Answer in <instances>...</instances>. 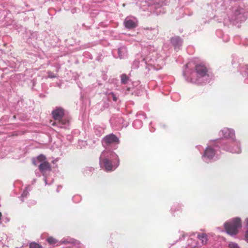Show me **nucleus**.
I'll return each mask as SVG.
<instances>
[{
	"instance_id": "obj_1",
	"label": "nucleus",
	"mask_w": 248,
	"mask_h": 248,
	"mask_svg": "<svg viewBox=\"0 0 248 248\" xmlns=\"http://www.w3.org/2000/svg\"><path fill=\"white\" fill-rule=\"evenodd\" d=\"M240 0H212L207 6V16L224 25L232 23L236 25L245 21L248 16V11L241 7Z\"/></svg>"
},
{
	"instance_id": "obj_2",
	"label": "nucleus",
	"mask_w": 248,
	"mask_h": 248,
	"mask_svg": "<svg viewBox=\"0 0 248 248\" xmlns=\"http://www.w3.org/2000/svg\"><path fill=\"white\" fill-rule=\"evenodd\" d=\"M141 52L144 56H141V60H136L133 62L132 68L137 69L140 67V65L141 66L145 76H146L152 69L158 70L165 64L164 57L159 55L156 51H150L149 54L146 55L148 52V48H144Z\"/></svg>"
},
{
	"instance_id": "obj_3",
	"label": "nucleus",
	"mask_w": 248,
	"mask_h": 248,
	"mask_svg": "<svg viewBox=\"0 0 248 248\" xmlns=\"http://www.w3.org/2000/svg\"><path fill=\"white\" fill-rule=\"evenodd\" d=\"M220 135L223 138L215 140L220 145L222 150L232 153L239 154L241 152L239 142L235 140L234 130L228 128H224L219 132Z\"/></svg>"
},
{
	"instance_id": "obj_4",
	"label": "nucleus",
	"mask_w": 248,
	"mask_h": 248,
	"mask_svg": "<svg viewBox=\"0 0 248 248\" xmlns=\"http://www.w3.org/2000/svg\"><path fill=\"white\" fill-rule=\"evenodd\" d=\"M183 76L187 82L198 85L209 83L212 78V75L209 73L207 68L202 64H197L194 70L191 72L184 70Z\"/></svg>"
},
{
	"instance_id": "obj_5",
	"label": "nucleus",
	"mask_w": 248,
	"mask_h": 248,
	"mask_svg": "<svg viewBox=\"0 0 248 248\" xmlns=\"http://www.w3.org/2000/svg\"><path fill=\"white\" fill-rule=\"evenodd\" d=\"M100 167L107 171L114 170L119 165L118 155L112 150H104L100 156Z\"/></svg>"
},
{
	"instance_id": "obj_6",
	"label": "nucleus",
	"mask_w": 248,
	"mask_h": 248,
	"mask_svg": "<svg viewBox=\"0 0 248 248\" xmlns=\"http://www.w3.org/2000/svg\"><path fill=\"white\" fill-rule=\"evenodd\" d=\"M218 149H221L220 145L215 141L213 145L208 146L204 150L202 155V159L206 163H209L214 160V157L217 155Z\"/></svg>"
},
{
	"instance_id": "obj_7",
	"label": "nucleus",
	"mask_w": 248,
	"mask_h": 248,
	"mask_svg": "<svg viewBox=\"0 0 248 248\" xmlns=\"http://www.w3.org/2000/svg\"><path fill=\"white\" fill-rule=\"evenodd\" d=\"M224 228L226 232L232 236L236 235L238 229L241 227V220L239 217H235L230 221L224 223Z\"/></svg>"
},
{
	"instance_id": "obj_8",
	"label": "nucleus",
	"mask_w": 248,
	"mask_h": 248,
	"mask_svg": "<svg viewBox=\"0 0 248 248\" xmlns=\"http://www.w3.org/2000/svg\"><path fill=\"white\" fill-rule=\"evenodd\" d=\"M111 125L115 130H120L122 128L126 127L128 123L125 122L122 117L112 116L110 119Z\"/></svg>"
},
{
	"instance_id": "obj_9",
	"label": "nucleus",
	"mask_w": 248,
	"mask_h": 248,
	"mask_svg": "<svg viewBox=\"0 0 248 248\" xmlns=\"http://www.w3.org/2000/svg\"><path fill=\"white\" fill-rule=\"evenodd\" d=\"M119 143V138L112 133L106 135L102 140V145L106 149L109 148L111 144H118Z\"/></svg>"
},
{
	"instance_id": "obj_10",
	"label": "nucleus",
	"mask_w": 248,
	"mask_h": 248,
	"mask_svg": "<svg viewBox=\"0 0 248 248\" xmlns=\"http://www.w3.org/2000/svg\"><path fill=\"white\" fill-rule=\"evenodd\" d=\"M38 168L39 171L44 176V180L45 182L46 185H50L51 182H48V178L46 176V173L50 172L51 170L50 164L47 161H44L39 165Z\"/></svg>"
},
{
	"instance_id": "obj_11",
	"label": "nucleus",
	"mask_w": 248,
	"mask_h": 248,
	"mask_svg": "<svg viewBox=\"0 0 248 248\" xmlns=\"http://www.w3.org/2000/svg\"><path fill=\"white\" fill-rule=\"evenodd\" d=\"M138 21L134 16H127L124 22V27L127 29H132L138 26Z\"/></svg>"
},
{
	"instance_id": "obj_12",
	"label": "nucleus",
	"mask_w": 248,
	"mask_h": 248,
	"mask_svg": "<svg viewBox=\"0 0 248 248\" xmlns=\"http://www.w3.org/2000/svg\"><path fill=\"white\" fill-rule=\"evenodd\" d=\"M53 125L61 128H68L70 125V118L65 116L56 122H54Z\"/></svg>"
},
{
	"instance_id": "obj_13",
	"label": "nucleus",
	"mask_w": 248,
	"mask_h": 248,
	"mask_svg": "<svg viewBox=\"0 0 248 248\" xmlns=\"http://www.w3.org/2000/svg\"><path fill=\"white\" fill-rule=\"evenodd\" d=\"M158 29L156 28H145L143 29V32L149 39H153L155 38L158 34Z\"/></svg>"
},
{
	"instance_id": "obj_14",
	"label": "nucleus",
	"mask_w": 248,
	"mask_h": 248,
	"mask_svg": "<svg viewBox=\"0 0 248 248\" xmlns=\"http://www.w3.org/2000/svg\"><path fill=\"white\" fill-rule=\"evenodd\" d=\"M170 42L175 50L178 51L181 49L183 41L182 39L178 36H174L170 39Z\"/></svg>"
},
{
	"instance_id": "obj_15",
	"label": "nucleus",
	"mask_w": 248,
	"mask_h": 248,
	"mask_svg": "<svg viewBox=\"0 0 248 248\" xmlns=\"http://www.w3.org/2000/svg\"><path fill=\"white\" fill-rule=\"evenodd\" d=\"M52 117L54 118L55 122L59 121L60 119L64 117V110L61 108H57L52 111Z\"/></svg>"
},
{
	"instance_id": "obj_16",
	"label": "nucleus",
	"mask_w": 248,
	"mask_h": 248,
	"mask_svg": "<svg viewBox=\"0 0 248 248\" xmlns=\"http://www.w3.org/2000/svg\"><path fill=\"white\" fill-rule=\"evenodd\" d=\"M62 244H70L69 248H74V247H79L80 243L75 239L70 238H64L62 240Z\"/></svg>"
},
{
	"instance_id": "obj_17",
	"label": "nucleus",
	"mask_w": 248,
	"mask_h": 248,
	"mask_svg": "<svg viewBox=\"0 0 248 248\" xmlns=\"http://www.w3.org/2000/svg\"><path fill=\"white\" fill-rule=\"evenodd\" d=\"M239 71L244 77H246L244 82L245 83L248 84V65H239Z\"/></svg>"
},
{
	"instance_id": "obj_18",
	"label": "nucleus",
	"mask_w": 248,
	"mask_h": 248,
	"mask_svg": "<svg viewBox=\"0 0 248 248\" xmlns=\"http://www.w3.org/2000/svg\"><path fill=\"white\" fill-rule=\"evenodd\" d=\"M216 33L217 36L220 38H222L224 42H227L230 40L229 36L227 34H224L221 30H217Z\"/></svg>"
},
{
	"instance_id": "obj_19",
	"label": "nucleus",
	"mask_w": 248,
	"mask_h": 248,
	"mask_svg": "<svg viewBox=\"0 0 248 248\" xmlns=\"http://www.w3.org/2000/svg\"><path fill=\"white\" fill-rule=\"evenodd\" d=\"M117 53L118 57L120 59H124L126 57L127 50L125 47L122 46L118 48Z\"/></svg>"
},
{
	"instance_id": "obj_20",
	"label": "nucleus",
	"mask_w": 248,
	"mask_h": 248,
	"mask_svg": "<svg viewBox=\"0 0 248 248\" xmlns=\"http://www.w3.org/2000/svg\"><path fill=\"white\" fill-rule=\"evenodd\" d=\"M105 128L99 125H95L94 126L93 130L95 135L98 137L101 136L104 133Z\"/></svg>"
},
{
	"instance_id": "obj_21",
	"label": "nucleus",
	"mask_w": 248,
	"mask_h": 248,
	"mask_svg": "<svg viewBox=\"0 0 248 248\" xmlns=\"http://www.w3.org/2000/svg\"><path fill=\"white\" fill-rule=\"evenodd\" d=\"M46 157L43 155H39L36 158H33L32 159V163L34 165H37L38 163H42L44 161H46Z\"/></svg>"
},
{
	"instance_id": "obj_22",
	"label": "nucleus",
	"mask_w": 248,
	"mask_h": 248,
	"mask_svg": "<svg viewBox=\"0 0 248 248\" xmlns=\"http://www.w3.org/2000/svg\"><path fill=\"white\" fill-rule=\"evenodd\" d=\"M197 237L201 241L202 245L207 243L208 239L206 234L204 233H198Z\"/></svg>"
},
{
	"instance_id": "obj_23",
	"label": "nucleus",
	"mask_w": 248,
	"mask_h": 248,
	"mask_svg": "<svg viewBox=\"0 0 248 248\" xmlns=\"http://www.w3.org/2000/svg\"><path fill=\"white\" fill-rule=\"evenodd\" d=\"M122 84H126L130 81L129 77L125 74H123L120 76Z\"/></svg>"
},
{
	"instance_id": "obj_24",
	"label": "nucleus",
	"mask_w": 248,
	"mask_h": 248,
	"mask_svg": "<svg viewBox=\"0 0 248 248\" xmlns=\"http://www.w3.org/2000/svg\"><path fill=\"white\" fill-rule=\"evenodd\" d=\"M133 126L136 129H140L142 126V122L140 120L137 119L133 122Z\"/></svg>"
},
{
	"instance_id": "obj_25",
	"label": "nucleus",
	"mask_w": 248,
	"mask_h": 248,
	"mask_svg": "<svg viewBox=\"0 0 248 248\" xmlns=\"http://www.w3.org/2000/svg\"><path fill=\"white\" fill-rule=\"evenodd\" d=\"M29 248H43V247L36 243L32 242L30 243Z\"/></svg>"
},
{
	"instance_id": "obj_26",
	"label": "nucleus",
	"mask_w": 248,
	"mask_h": 248,
	"mask_svg": "<svg viewBox=\"0 0 248 248\" xmlns=\"http://www.w3.org/2000/svg\"><path fill=\"white\" fill-rule=\"evenodd\" d=\"M47 77L50 78H56L58 77L57 75L54 74L52 72L50 71H48L47 72Z\"/></svg>"
},
{
	"instance_id": "obj_27",
	"label": "nucleus",
	"mask_w": 248,
	"mask_h": 248,
	"mask_svg": "<svg viewBox=\"0 0 248 248\" xmlns=\"http://www.w3.org/2000/svg\"><path fill=\"white\" fill-rule=\"evenodd\" d=\"M29 194V192L27 190V188H26V189H25L23 192V193L22 194L21 197H20V200L22 202H23L24 201V198L25 197H26L28 195V194Z\"/></svg>"
},
{
	"instance_id": "obj_28",
	"label": "nucleus",
	"mask_w": 248,
	"mask_h": 248,
	"mask_svg": "<svg viewBox=\"0 0 248 248\" xmlns=\"http://www.w3.org/2000/svg\"><path fill=\"white\" fill-rule=\"evenodd\" d=\"M46 241L49 244H54L57 242L56 240L52 237H48Z\"/></svg>"
},
{
	"instance_id": "obj_29",
	"label": "nucleus",
	"mask_w": 248,
	"mask_h": 248,
	"mask_svg": "<svg viewBox=\"0 0 248 248\" xmlns=\"http://www.w3.org/2000/svg\"><path fill=\"white\" fill-rule=\"evenodd\" d=\"M229 248H240L236 243H232V242L230 243L229 244Z\"/></svg>"
},
{
	"instance_id": "obj_30",
	"label": "nucleus",
	"mask_w": 248,
	"mask_h": 248,
	"mask_svg": "<svg viewBox=\"0 0 248 248\" xmlns=\"http://www.w3.org/2000/svg\"><path fill=\"white\" fill-rule=\"evenodd\" d=\"M109 95L111 96L112 98V99L115 102H116L117 101V97L116 95V94L113 93V92H110V93H109Z\"/></svg>"
},
{
	"instance_id": "obj_31",
	"label": "nucleus",
	"mask_w": 248,
	"mask_h": 248,
	"mask_svg": "<svg viewBox=\"0 0 248 248\" xmlns=\"http://www.w3.org/2000/svg\"><path fill=\"white\" fill-rule=\"evenodd\" d=\"M84 56L89 58L90 59H91V60L93 59L92 55L88 52H85L84 53Z\"/></svg>"
},
{
	"instance_id": "obj_32",
	"label": "nucleus",
	"mask_w": 248,
	"mask_h": 248,
	"mask_svg": "<svg viewBox=\"0 0 248 248\" xmlns=\"http://www.w3.org/2000/svg\"><path fill=\"white\" fill-rule=\"evenodd\" d=\"M242 43L244 46H248V39L246 38L244 40H241Z\"/></svg>"
},
{
	"instance_id": "obj_33",
	"label": "nucleus",
	"mask_w": 248,
	"mask_h": 248,
	"mask_svg": "<svg viewBox=\"0 0 248 248\" xmlns=\"http://www.w3.org/2000/svg\"><path fill=\"white\" fill-rule=\"evenodd\" d=\"M153 6L156 9L155 12H156V14H158L159 12L160 13L161 12V10H159V11L157 10V9L158 8H159V4H155Z\"/></svg>"
},
{
	"instance_id": "obj_34",
	"label": "nucleus",
	"mask_w": 248,
	"mask_h": 248,
	"mask_svg": "<svg viewBox=\"0 0 248 248\" xmlns=\"http://www.w3.org/2000/svg\"><path fill=\"white\" fill-rule=\"evenodd\" d=\"M137 116H140V118H143V119H145L146 118V116H145V114L144 113H143V114H137Z\"/></svg>"
},
{
	"instance_id": "obj_35",
	"label": "nucleus",
	"mask_w": 248,
	"mask_h": 248,
	"mask_svg": "<svg viewBox=\"0 0 248 248\" xmlns=\"http://www.w3.org/2000/svg\"><path fill=\"white\" fill-rule=\"evenodd\" d=\"M245 237L246 241L248 242V229L246 231Z\"/></svg>"
},
{
	"instance_id": "obj_36",
	"label": "nucleus",
	"mask_w": 248,
	"mask_h": 248,
	"mask_svg": "<svg viewBox=\"0 0 248 248\" xmlns=\"http://www.w3.org/2000/svg\"><path fill=\"white\" fill-rule=\"evenodd\" d=\"M40 171L39 170V171H37V170H35V174L37 176H40Z\"/></svg>"
},
{
	"instance_id": "obj_37",
	"label": "nucleus",
	"mask_w": 248,
	"mask_h": 248,
	"mask_svg": "<svg viewBox=\"0 0 248 248\" xmlns=\"http://www.w3.org/2000/svg\"><path fill=\"white\" fill-rule=\"evenodd\" d=\"M245 222H246V226L247 227H248V217L246 218Z\"/></svg>"
},
{
	"instance_id": "obj_38",
	"label": "nucleus",
	"mask_w": 248,
	"mask_h": 248,
	"mask_svg": "<svg viewBox=\"0 0 248 248\" xmlns=\"http://www.w3.org/2000/svg\"><path fill=\"white\" fill-rule=\"evenodd\" d=\"M180 2L181 3H187V1H186L185 0H179Z\"/></svg>"
},
{
	"instance_id": "obj_39",
	"label": "nucleus",
	"mask_w": 248,
	"mask_h": 248,
	"mask_svg": "<svg viewBox=\"0 0 248 248\" xmlns=\"http://www.w3.org/2000/svg\"><path fill=\"white\" fill-rule=\"evenodd\" d=\"M78 198V199H79V198H80V197H79V196H74V197H73V200L74 202H75V199L76 198Z\"/></svg>"
},
{
	"instance_id": "obj_40",
	"label": "nucleus",
	"mask_w": 248,
	"mask_h": 248,
	"mask_svg": "<svg viewBox=\"0 0 248 248\" xmlns=\"http://www.w3.org/2000/svg\"><path fill=\"white\" fill-rule=\"evenodd\" d=\"M150 131L152 132H154L155 131V129L152 127L151 128H150Z\"/></svg>"
},
{
	"instance_id": "obj_41",
	"label": "nucleus",
	"mask_w": 248,
	"mask_h": 248,
	"mask_svg": "<svg viewBox=\"0 0 248 248\" xmlns=\"http://www.w3.org/2000/svg\"><path fill=\"white\" fill-rule=\"evenodd\" d=\"M60 68V66H57V67H56V71L57 72H58L59 71V70Z\"/></svg>"
},
{
	"instance_id": "obj_42",
	"label": "nucleus",
	"mask_w": 248,
	"mask_h": 248,
	"mask_svg": "<svg viewBox=\"0 0 248 248\" xmlns=\"http://www.w3.org/2000/svg\"><path fill=\"white\" fill-rule=\"evenodd\" d=\"M170 210L171 212H174L175 211V210L173 209V207H172Z\"/></svg>"
},
{
	"instance_id": "obj_43",
	"label": "nucleus",
	"mask_w": 248,
	"mask_h": 248,
	"mask_svg": "<svg viewBox=\"0 0 248 248\" xmlns=\"http://www.w3.org/2000/svg\"><path fill=\"white\" fill-rule=\"evenodd\" d=\"M1 216H2L1 213L0 212V224L1 223Z\"/></svg>"
},
{
	"instance_id": "obj_44",
	"label": "nucleus",
	"mask_w": 248,
	"mask_h": 248,
	"mask_svg": "<svg viewBox=\"0 0 248 248\" xmlns=\"http://www.w3.org/2000/svg\"><path fill=\"white\" fill-rule=\"evenodd\" d=\"M235 62V61H234V59H233L232 61V64H233Z\"/></svg>"
},
{
	"instance_id": "obj_45",
	"label": "nucleus",
	"mask_w": 248,
	"mask_h": 248,
	"mask_svg": "<svg viewBox=\"0 0 248 248\" xmlns=\"http://www.w3.org/2000/svg\"><path fill=\"white\" fill-rule=\"evenodd\" d=\"M35 182H36V179H33V181H32V183L34 184V183H35Z\"/></svg>"
},
{
	"instance_id": "obj_46",
	"label": "nucleus",
	"mask_w": 248,
	"mask_h": 248,
	"mask_svg": "<svg viewBox=\"0 0 248 248\" xmlns=\"http://www.w3.org/2000/svg\"><path fill=\"white\" fill-rule=\"evenodd\" d=\"M62 187V186H59L58 187V188H57V192H59V187Z\"/></svg>"
},
{
	"instance_id": "obj_47",
	"label": "nucleus",
	"mask_w": 248,
	"mask_h": 248,
	"mask_svg": "<svg viewBox=\"0 0 248 248\" xmlns=\"http://www.w3.org/2000/svg\"><path fill=\"white\" fill-rule=\"evenodd\" d=\"M189 64H187L185 65V66L186 67V68H188V65H189Z\"/></svg>"
},
{
	"instance_id": "obj_48",
	"label": "nucleus",
	"mask_w": 248,
	"mask_h": 248,
	"mask_svg": "<svg viewBox=\"0 0 248 248\" xmlns=\"http://www.w3.org/2000/svg\"><path fill=\"white\" fill-rule=\"evenodd\" d=\"M181 10L182 11V12H183V9H181V8H178V11H179V10Z\"/></svg>"
},
{
	"instance_id": "obj_49",
	"label": "nucleus",
	"mask_w": 248,
	"mask_h": 248,
	"mask_svg": "<svg viewBox=\"0 0 248 248\" xmlns=\"http://www.w3.org/2000/svg\"><path fill=\"white\" fill-rule=\"evenodd\" d=\"M197 147L198 148V149L199 150V147H201V146L200 145H199V146H197Z\"/></svg>"
},
{
	"instance_id": "obj_50",
	"label": "nucleus",
	"mask_w": 248,
	"mask_h": 248,
	"mask_svg": "<svg viewBox=\"0 0 248 248\" xmlns=\"http://www.w3.org/2000/svg\"><path fill=\"white\" fill-rule=\"evenodd\" d=\"M180 17H176L177 19H179Z\"/></svg>"
},
{
	"instance_id": "obj_51",
	"label": "nucleus",
	"mask_w": 248,
	"mask_h": 248,
	"mask_svg": "<svg viewBox=\"0 0 248 248\" xmlns=\"http://www.w3.org/2000/svg\"><path fill=\"white\" fill-rule=\"evenodd\" d=\"M152 123H150V125H151V126L152 125Z\"/></svg>"
}]
</instances>
